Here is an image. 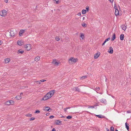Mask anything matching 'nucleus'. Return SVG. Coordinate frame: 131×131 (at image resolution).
I'll return each mask as SVG.
<instances>
[{
    "mask_svg": "<svg viewBox=\"0 0 131 131\" xmlns=\"http://www.w3.org/2000/svg\"><path fill=\"white\" fill-rule=\"evenodd\" d=\"M55 92V90H52L47 93L42 98L41 100L46 101L51 98Z\"/></svg>",
    "mask_w": 131,
    "mask_h": 131,
    "instance_id": "nucleus-1",
    "label": "nucleus"
},
{
    "mask_svg": "<svg viewBox=\"0 0 131 131\" xmlns=\"http://www.w3.org/2000/svg\"><path fill=\"white\" fill-rule=\"evenodd\" d=\"M77 58H75L73 57H71L68 60V63L69 64L71 65L78 62Z\"/></svg>",
    "mask_w": 131,
    "mask_h": 131,
    "instance_id": "nucleus-2",
    "label": "nucleus"
},
{
    "mask_svg": "<svg viewBox=\"0 0 131 131\" xmlns=\"http://www.w3.org/2000/svg\"><path fill=\"white\" fill-rule=\"evenodd\" d=\"M15 104V101L12 100H9L4 103V104L6 106H9L13 105Z\"/></svg>",
    "mask_w": 131,
    "mask_h": 131,
    "instance_id": "nucleus-3",
    "label": "nucleus"
},
{
    "mask_svg": "<svg viewBox=\"0 0 131 131\" xmlns=\"http://www.w3.org/2000/svg\"><path fill=\"white\" fill-rule=\"evenodd\" d=\"M52 64L55 66H58L61 64V62L56 59H53L52 62Z\"/></svg>",
    "mask_w": 131,
    "mask_h": 131,
    "instance_id": "nucleus-4",
    "label": "nucleus"
},
{
    "mask_svg": "<svg viewBox=\"0 0 131 131\" xmlns=\"http://www.w3.org/2000/svg\"><path fill=\"white\" fill-rule=\"evenodd\" d=\"M7 12L6 10L3 9L0 12V15L1 16H5L6 15Z\"/></svg>",
    "mask_w": 131,
    "mask_h": 131,
    "instance_id": "nucleus-5",
    "label": "nucleus"
},
{
    "mask_svg": "<svg viewBox=\"0 0 131 131\" xmlns=\"http://www.w3.org/2000/svg\"><path fill=\"white\" fill-rule=\"evenodd\" d=\"M31 44H28L25 46V47L27 50H29L31 49Z\"/></svg>",
    "mask_w": 131,
    "mask_h": 131,
    "instance_id": "nucleus-6",
    "label": "nucleus"
},
{
    "mask_svg": "<svg viewBox=\"0 0 131 131\" xmlns=\"http://www.w3.org/2000/svg\"><path fill=\"white\" fill-rule=\"evenodd\" d=\"M80 40H84L85 38L84 34L82 33H80Z\"/></svg>",
    "mask_w": 131,
    "mask_h": 131,
    "instance_id": "nucleus-7",
    "label": "nucleus"
},
{
    "mask_svg": "<svg viewBox=\"0 0 131 131\" xmlns=\"http://www.w3.org/2000/svg\"><path fill=\"white\" fill-rule=\"evenodd\" d=\"M10 33V36L12 37H13L16 35V31L15 30H11Z\"/></svg>",
    "mask_w": 131,
    "mask_h": 131,
    "instance_id": "nucleus-8",
    "label": "nucleus"
},
{
    "mask_svg": "<svg viewBox=\"0 0 131 131\" xmlns=\"http://www.w3.org/2000/svg\"><path fill=\"white\" fill-rule=\"evenodd\" d=\"M43 110V111L47 110L49 112H50L51 111V109L48 106L46 107L45 108L44 107Z\"/></svg>",
    "mask_w": 131,
    "mask_h": 131,
    "instance_id": "nucleus-9",
    "label": "nucleus"
},
{
    "mask_svg": "<svg viewBox=\"0 0 131 131\" xmlns=\"http://www.w3.org/2000/svg\"><path fill=\"white\" fill-rule=\"evenodd\" d=\"M100 54V52H98L97 53H96L94 55V58L95 59H97L99 57Z\"/></svg>",
    "mask_w": 131,
    "mask_h": 131,
    "instance_id": "nucleus-10",
    "label": "nucleus"
},
{
    "mask_svg": "<svg viewBox=\"0 0 131 131\" xmlns=\"http://www.w3.org/2000/svg\"><path fill=\"white\" fill-rule=\"evenodd\" d=\"M10 59L9 58L5 59L4 60V62L5 64L8 63L10 61Z\"/></svg>",
    "mask_w": 131,
    "mask_h": 131,
    "instance_id": "nucleus-11",
    "label": "nucleus"
},
{
    "mask_svg": "<svg viewBox=\"0 0 131 131\" xmlns=\"http://www.w3.org/2000/svg\"><path fill=\"white\" fill-rule=\"evenodd\" d=\"M113 48L111 47H110L108 51V52L110 54H112L113 53Z\"/></svg>",
    "mask_w": 131,
    "mask_h": 131,
    "instance_id": "nucleus-12",
    "label": "nucleus"
},
{
    "mask_svg": "<svg viewBox=\"0 0 131 131\" xmlns=\"http://www.w3.org/2000/svg\"><path fill=\"white\" fill-rule=\"evenodd\" d=\"M17 44L19 46L22 45L24 44V42L22 40H18L17 42Z\"/></svg>",
    "mask_w": 131,
    "mask_h": 131,
    "instance_id": "nucleus-13",
    "label": "nucleus"
},
{
    "mask_svg": "<svg viewBox=\"0 0 131 131\" xmlns=\"http://www.w3.org/2000/svg\"><path fill=\"white\" fill-rule=\"evenodd\" d=\"M24 32L25 30L23 29L21 30L20 31L19 34V36H21L24 33Z\"/></svg>",
    "mask_w": 131,
    "mask_h": 131,
    "instance_id": "nucleus-14",
    "label": "nucleus"
},
{
    "mask_svg": "<svg viewBox=\"0 0 131 131\" xmlns=\"http://www.w3.org/2000/svg\"><path fill=\"white\" fill-rule=\"evenodd\" d=\"M61 123V121L57 120L55 122V124L57 125H59Z\"/></svg>",
    "mask_w": 131,
    "mask_h": 131,
    "instance_id": "nucleus-15",
    "label": "nucleus"
},
{
    "mask_svg": "<svg viewBox=\"0 0 131 131\" xmlns=\"http://www.w3.org/2000/svg\"><path fill=\"white\" fill-rule=\"evenodd\" d=\"M116 35L115 33H114L112 36V38H111V40L112 41L114 40L116 38Z\"/></svg>",
    "mask_w": 131,
    "mask_h": 131,
    "instance_id": "nucleus-16",
    "label": "nucleus"
},
{
    "mask_svg": "<svg viewBox=\"0 0 131 131\" xmlns=\"http://www.w3.org/2000/svg\"><path fill=\"white\" fill-rule=\"evenodd\" d=\"M16 98L17 100H20L22 99V97L20 95H18L16 97Z\"/></svg>",
    "mask_w": 131,
    "mask_h": 131,
    "instance_id": "nucleus-17",
    "label": "nucleus"
},
{
    "mask_svg": "<svg viewBox=\"0 0 131 131\" xmlns=\"http://www.w3.org/2000/svg\"><path fill=\"white\" fill-rule=\"evenodd\" d=\"M121 27L122 28V29L124 31H125L126 30L127 28L124 25H122L121 26Z\"/></svg>",
    "mask_w": 131,
    "mask_h": 131,
    "instance_id": "nucleus-18",
    "label": "nucleus"
},
{
    "mask_svg": "<svg viewBox=\"0 0 131 131\" xmlns=\"http://www.w3.org/2000/svg\"><path fill=\"white\" fill-rule=\"evenodd\" d=\"M124 38V35L123 34H122L120 35V39L121 40H123Z\"/></svg>",
    "mask_w": 131,
    "mask_h": 131,
    "instance_id": "nucleus-19",
    "label": "nucleus"
},
{
    "mask_svg": "<svg viewBox=\"0 0 131 131\" xmlns=\"http://www.w3.org/2000/svg\"><path fill=\"white\" fill-rule=\"evenodd\" d=\"M40 58L39 57L37 56L35 57V60L37 62L40 60Z\"/></svg>",
    "mask_w": 131,
    "mask_h": 131,
    "instance_id": "nucleus-20",
    "label": "nucleus"
},
{
    "mask_svg": "<svg viewBox=\"0 0 131 131\" xmlns=\"http://www.w3.org/2000/svg\"><path fill=\"white\" fill-rule=\"evenodd\" d=\"M24 52V50L21 49L18 50V54L19 53L22 54Z\"/></svg>",
    "mask_w": 131,
    "mask_h": 131,
    "instance_id": "nucleus-21",
    "label": "nucleus"
},
{
    "mask_svg": "<svg viewBox=\"0 0 131 131\" xmlns=\"http://www.w3.org/2000/svg\"><path fill=\"white\" fill-rule=\"evenodd\" d=\"M125 125L126 126V127L127 128V130H128L129 129V125L127 123H125Z\"/></svg>",
    "mask_w": 131,
    "mask_h": 131,
    "instance_id": "nucleus-22",
    "label": "nucleus"
},
{
    "mask_svg": "<svg viewBox=\"0 0 131 131\" xmlns=\"http://www.w3.org/2000/svg\"><path fill=\"white\" fill-rule=\"evenodd\" d=\"M115 14L116 16L119 14V11L117 9H116L115 10Z\"/></svg>",
    "mask_w": 131,
    "mask_h": 131,
    "instance_id": "nucleus-23",
    "label": "nucleus"
},
{
    "mask_svg": "<svg viewBox=\"0 0 131 131\" xmlns=\"http://www.w3.org/2000/svg\"><path fill=\"white\" fill-rule=\"evenodd\" d=\"M25 116L26 117H31L32 116V114H31L28 113L25 115Z\"/></svg>",
    "mask_w": 131,
    "mask_h": 131,
    "instance_id": "nucleus-24",
    "label": "nucleus"
},
{
    "mask_svg": "<svg viewBox=\"0 0 131 131\" xmlns=\"http://www.w3.org/2000/svg\"><path fill=\"white\" fill-rule=\"evenodd\" d=\"M81 25L84 27H86L87 26V25L84 23H82Z\"/></svg>",
    "mask_w": 131,
    "mask_h": 131,
    "instance_id": "nucleus-25",
    "label": "nucleus"
},
{
    "mask_svg": "<svg viewBox=\"0 0 131 131\" xmlns=\"http://www.w3.org/2000/svg\"><path fill=\"white\" fill-rule=\"evenodd\" d=\"M35 82L37 84L39 85L41 84V82L40 80L39 81H35Z\"/></svg>",
    "mask_w": 131,
    "mask_h": 131,
    "instance_id": "nucleus-26",
    "label": "nucleus"
},
{
    "mask_svg": "<svg viewBox=\"0 0 131 131\" xmlns=\"http://www.w3.org/2000/svg\"><path fill=\"white\" fill-rule=\"evenodd\" d=\"M96 116L98 117L99 118H102L104 117L103 116L101 115H96Z\"/></svg>",
    "mask_w": 131,
    "mask_h": 131,
    "instance_id": "nucleus-27",
    "label": "nucleus"
},
{
    "mask_svg": "<svg viewBox=\"0 0 131 131\" xmlns=\"http://www.w3.org/2000/svg\"><path fill=\"white\" fill-rule=\"evenodd\" d=\"M55 40L57 41H58L60 40V39L59 37L58 36H56L55 38Z\"/></svg>",
    "mask_w": 131,
    "mask_h": 131,
    "instance_id": "nucleus-28",
    "label": "nucleus"
},
{
    "mask_svg": "<svg viewBox=\"0 0 131 131\" xmlns=\"http://www.w3.org/2000/svg\"><path fill=\"white\" fill-rule=\"evenodd\" d=\"M87 78V77L85 75L82 77L80 78V79L81 80H83L84 79L86 78Z\"/></svg>",
    "mask_w": 131,
    "mask_h": 131,
    "instance_id": "nucleus-29",
    "label": "nucleus"
},
{
    "mask_svg": "<svg viewBox=\"0 0 131 131\" xmlns=\"http://www.w3.org/2000/svg\"><path fill=\"white\" fill-rule=\"evenodd\" d=\"M86 10L85 9H83L82 10V14H84L86 13Z\"/></svg>",
    "mask_w": 131,
    "mask_h": 131,
    "instance_id": "nucleus-30",
    "label": "nucleus"
},
{
    "mask_svg": "<svg viewBox=\"0 0 131 131\" xmlns=\"http://www.w3.org/2000/svg\"><path fill=\"white\" fill-rule=\"evenodd\" d=\"M74 88L76 91H79V92L80 91V89L79 88H78V87H75Z\"/></svg>",
    "mask_w": 131,
    "mask_h": 131,
    "instance_id": "nucleus-31",
    "label": "nucleus"
},
{
    "mask_svg": "<svg viewBox=\"0 0 131 131\" xmlns=\"http://www.w3.org/2000/svg\"><path fill=\"white\" fill-rule=\"evenodd\" d=\"M71 108V107H67V108H64V111L65 112H66L67 111V109H70V108Z\"/></svg>",
    "mask_w": 131,
    "mask_h": 131,
    "instance_id": "nucleus-32",
    "label": "nucleus"
},
{
    "mask_svg": "<svg viewBox=\"0 0 131 131\" xmlns=\"http://www.w3.org/2000/svg\"><path fill=\"white\" fill-rule=\"evenodd\" d=\"M53 1L55 3H56L57 4L59 3L58 0H53Z\"/></svg>",
    "mask_w": 131,
    "mask_h": 131,
    "instance_id": "nucleus-33",
    "label": "nucleus"
},
{
    "mask_svg": "<svg viewBox=\"0 0 131 131\" xmlns=\"http://www.w3.org/2000/svg\"><path fill=\"white\" fill-rule=\"evenodd\" d=\"M40 111L39 110H36L35 112V113L38 114L40 113Z\"/></svg>",
    "mask_w": 131,
    "mask_h": 131,
    "instance_id": "nucleus-34",
    "label": "nucleus"
},
{
    "mask_svg": "<svg viewBox=\"0 0 131 131\" xmlns=\"http://www.w3.org/2000/svg\"><path fill=\"white\" fill-rule=\"evenodd\" d=\"M35 118H34V117H31L29 119V120L30 121L34 120H35Z\"/></svg>",
    "mask_w": 131,
    "mask_h": 131,
    "instance_id": "nucleus-35",
    "label": "nucleus"
},
{
    "mask_svg": "<svg viewBox=\"0 0 131 131\" xmlns=\"http://www.w3.org/2000/svg\"><path fill=\"white\" fill-rule=\"evenodd\" d=\"M72 118V117L71 116H68L67 117V118L68 119H70L71 118Z\"/></svg>",
    "mask_w": 131,
    "mask_h": 131,
    "instance_id": "nucleus-36",
    "label": "nucleus"
},
{
    "mask_svg": "<svg viewBox=\"0 0 131 131\" xmlns=\"http://www.w3.org/2000/svg\"><path fill=\"white\" fill-rule=\"evenodd\" d=\"M114 128L113 126H112L111 128V131H114Z\"/></svg>",
    "mask_w": 131,
    "mask_h": 131,
    "instance_id": "nucleus-37",
    "label": "nucleus"
},
{
    "mask_svg": "<svg viewBox=\"0 0 131 131\" xmlns=\"http://www.w3.org/2000/svg\"><path fill=\"white\" fill-rule=\"evenodd\" d=\"M89 7L88 6H87L86 7V11L88 12L89 11Z\"/></svg>",
    "mask_w": 131,
    "mask_h": 131,
    "instance_id": "nucleus-38",
    "label": "nucleus"
},
{
    "mask_svg": "<svg viewBox=\"0 0 131 131\" xmlns=\"http://www.w3.org/2000/svg\"><path fill=\"white\" fill-rule=\"evenodd\" d=\"M27 87V86H22L21 87L20 89H24L25 88Z\"/></svg>",
    "mask_w": 131,
    "mask_h": 131,
    "instance_id": "nucleus-39",
    "label": "nucleus"
},
{
    "mask_svg": "<svg viewBox=\"0 0 131 131\" xmlns=\"http://www.w3.org/2000/svg\"><path fill=\"white\" fill-rule=\"evenodd\" d=\"M41 82H43L46 81V80L44 79H42L40 80Z\"/></svg>",
    "mask_w": 131,
    "mask_h": 131,
    "instance_id": "nucleus-40",
    "label": "nucleus"
},
{
    "mask_svg": "<svg viewBox=\"0 0 131 131\" xmlns=\"http://www.w3.org/2000/svg\"><path fill=\"white\" fill-rule=\"evenodd\" d=\"M110 38H107V39H106L105 40L106 41H108V40H110Z\"/></svg>",
    "mask_w": 131,
    "mask_h": 131,
    "instance_id": "nucleus-41",
    "label": "nucleus"
},
{
    "mask_svg": "<svg viewBox=\"0 0 131 131\" xmlns=\"http://www.w3.org/2000/svg\"><path fill=\"white\" fill-rule=\"evenodd\" d=\"M54 117V116H50V117L49 118H53Z\"/></svg>",
    "mask_w": 131,
    "mask_h": 131,
    "instance_id": "nucleus-42",
    "label": "nucleus"
},
{
    "mask_svg": "<svg viewBox=\"0 0 131 131\" xmlns=\"http://www.w3.org/2000/svg\"><path fill=\"white\" fill-rule=\"evenodd\" d=\"M106 42H107V41H106L105 40L104 41V42L103 43V44H102V46H103V45H104L105 43Z\"/></svg>",
    "mask_w": 131,
    "mask_h": 131,
    "instance_id": "nucleus-43",
    "label": "nucleus"
},
{
    "mask_svg": "<svg viewBox=\"0 0 131 131\" xmlns=\"http://www.w3.org/2000/svg\"><path fill=\"white\" fill-rule=\"evenodd\" d=\"M106 42H107V41H106L105 40L104 41V42L103 43V44H102V46H103V45H104L105 43Z\"/></svg>",
    "mask_w": 131,
    "mask_h": 131,
    "instance_id": "nucleus-44",
    "label": "nucleus"
},
{
    "mask_svg": "<svg viewBox=\"0 0 131 131\" xmlns=\"http://www.w3.org/2000/svg\"><path fill=\"white\" fill-rule=\"evenodd\" d=\"M96 90L97 91H99L100 89V88L99 87H97L96 88Z\"/></svg>",
    "mask_w": 131,
    "mask_h": 131,
    "instance_id": "nucleus-45",
    "label": "nucleus"
},
{
    "mask_svg": "<svg viewBox=\"0 0 131 131\" xmlns=\"http://www.w3.org/2000/svg\"><path fill=\"white\" fill-rule=\"evenodd\" d=\"M81 12H80V13H79L78 14H77V15L78 16H81Z\"/></svg>",
    "mask_w": 131,
    "mask_h": 131,
    "instance_id": "nucleus-46",
    "label": "nucleus"
},
{
    "mask_svg": "<svg viewBox=\"0 0 131 131\" xmlns=\"http://www.w3.org/2000/svg\"><path fill=\"white\" fill-rule=\"evenodd\" d=\"M116 6V5L115 4V6H114V8L115 9H117V6Z\"/></svg>",
    "mask_w": 131,
    "mask_h": 131,
    "instance_id": "nucleus-47",
    "label": "nucleus"
},
{
    "mask_svg": "<svg viewBox=\"0 0 131 131\" xmlns=\"http://www.w3.org/2000/svg\"><path fill=\"white\" fill-rule=\"evenodd\" d=\"M52 131H56V129L55 128H54L52 129Z\"/></svg>",
    "mask_w": 131,
    "mask_h": 131,
    "instance_id": "nucleus-48",
    "label": "nucleus"
},
{
    "mask_svg": "<svg viewBox=\"0 0 131 131\" xmlns=\"http://www.w3.org/2000/svg\"><path fill=\"white\" fill-rule=\"evenodd\" d=\"M23 92H21L20 94V95L21 96L23 95Z\"/></svg>",
    "mask_w": 131,
    "mask_h": 131,
    "instance_id": "nucleus-49",
    "label": "nucleus"
},
{
    "mask_svg": "<svg viewBox=\"0 0 131 131\" xmlns=\"http://www.w3.org/2000/svg\"><path fill=\"white\" fill-rule=\"evenodd\" d=\"M49 114H50V113H47L46 114V115L47 116H48L49 115Z\"/></svg>",
    "mask_w": 131,
    "mask_h": 131,
    "instance_id": "nucleus-50",
    "label": "nucleus"
},
{
    "mask_svg": "<svg viewBox=\"0 0 131 131\" xmlns=\"http://www.w3.org/2000/svg\"><path fill=\"white\" fill-rule=\"evenodd\" d=\"M109 1L111 3H113V0H109Z\"/></svg>",
    "mask_w": 131,
    "mask_h": 131,
    "instance_id": "nucleus-51",
    "label": "nucleus"
},
{
    "mask_svg": "<svg viewBox=\"0 0 131 131\" xmlns=\"http://www.w3.org/2000/svg\"><path fill=\"white\" fill-rule=\"evenodd\" d=\"M4 1L5 2H6V3H7L8 2V0H4Z\"/></svg>",
    "mask_w": 131,
    "mask_h": 131,
    "instance_id": "nucleus-52",
    "label": "nucleus"
},
{
    "mask_svg": "<svg viewBox=\"0 0 131 131\" xmlns=\"http://www.w3.org/2000/svg\"><path fill=\"white\" fill-rule=\"evenodd\" d=\"M2 42L0 40V45L2 44Z\"/></svg>",
    "mask_w": 131,
    "mask_h": 131,
    "instance_id": "nucleus-53",
    "label": "nucleus"
},
{
    "mask_svg": "<svg viewBox=\"0 0 131 131\" xmlns=\"http://www.w3.org/2000/svg\"><path fill=\"white\" fill-rule=\"evenodd\" d=\"M84 18H84V17H83L82 18V20H84Z\"/></svg>",
    "mask_w": 131,
    "mask_h": 131,
    "instance_id": "nucleus-54",
    "label": "nucleus"
},
{
    "mask_svg": "<svg viewBox=\"0 0 131 131\" xmlns=\"http://www.w3.org/2000/svg\"><path fill=\"white\" fill-rule=\"evenodd\" d=\"M94 106H90V107H89V108H94Z\"/></svg>",
    "mask_w": 131,
    "mask_h": 131,
    "instance_id": "nucleus-55",
    "label": "nucleus"
},
{
    "mask_svg": "<svg viewBox=\"0 0 131 131\" xmlns=\"http://www.w3.org/2000/svg\"><path fill=\"white\" fill-rule=\"evenodd\" d=\"M130 111H128L127 112L128 113H130Z\"/></svg>",
    "mask_w": 131,
    "mask_h": 131,
    "instance_id": "nucleus-56",
    "label": "nucleus"
},
{
    "mask_svg": "<svg viewBox=\"0 0 131 131\" xmlns=\"http://www.w3.org/2000/svg\"><path fill=\"white\" fill-rule=\"evenodd\" d=\"M37 6H36V9H37Z\"/></svg>",
    "mask_w": 131,
    "mask_h": 131,
    "instance_id": "nucleus-57",
    "label": "nucleus"
},
{
    "mask_svg": "<svg viewBox=\"0 0 131 131\" xmlns=\"http://www.w3.org/2000/svg\"><path fill=\"white\" fill-rule=\"evenodd\" d=\"M107 131H109V130L108 129L107 130Z\"/></svg>",
    "mask_w": 131,
    "mask_h": 131,
    "instance_id": "nucleus-58",
    "label": "nucleus"
},
{
    "mask_svg": "<svg viewBox=\"0 0 131 131\" xmlns=\"http://www.w3.org/2000/svg\"><path fill=\"white\" fill-rule=\"evenodd\" d=\"M115 131H118L117 130H116Z\"/></svg>",
    "mask_w": 131,
    "mask_h": 131,
    "instance_id": "nucleus-59",
    "label": "nucleus"
}]
</instances>
